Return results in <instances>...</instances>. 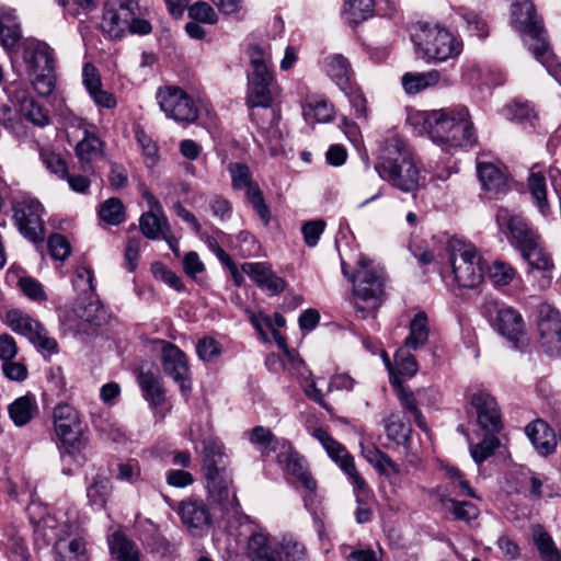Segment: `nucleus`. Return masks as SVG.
I'll return each mask as SVG.
<instances>
[{"label": "nucleus", "mask_w": 561, "mask_h": 561, "mask_svg": "<svg viewBox=\"0 0 561 561\" xmlns=\"http://www.w3.org/2000/svg\"><path fill=\"white\" fill-rule=\"evenodd\" d=\"M408 119L413 126L420 127V133L427 134L446 149L472 146L477 140L471 116L465 106L419 111Z\"/></svg>", "instance_id": "1"}, {"label": "nucleus", "mask_w": 561, "mask_h": 561, "mask_svg": "<svg viewBox=\"0 0 561 561\" xmlns=\"http://www.w3.org/2000/svg\"><path fill=\"white\" fill-rule=\"evenodd\" d=\"M375 170L382 180L404 193H413L421 186V174L413 152L396 135L385 139Z\"/></svg>", "instance_id": "2"}, {"label": "nucleus", "mask_w": 561, "mask_h": 561, "mask_svg": "<svg viewBox=\"0 0 561 561\" xmlns=\"http://www.w3.org/2000/svg\"><path fill=\"white\" fill-rule=\"evenodd\" d=\"M511 23L517 32L528 35L534 41L529 45V49L561 84V62L550 50L542 22L536 15L535 7L530 0H514L511 9Z\"/></svg>", "instance_id": "3"}, {"label": "nucleus", "mask_w": 561, "mask_h": 561, "mask_svg": "<svg viewBox=\"0 0 561 561\" xmlns=\"http://www.w3.org/2000/svg\"><path fill=\"white\" fill-rule=\"evenodd\" d=\"M351 280L353 283L352 302L356 313L362 319L375 317L385 299L383 270L369 259L360 256Z\"/></svg>", "instance_id": "4"}, {"label": "nucleus", "mask_w": 561, "mask_h": 561, "mask_svg": "<svg viewBox=\"0 0 561 561\" xmlns=\"http://www.w3.org/2000/svg\"><path fill=\"white\" fill-rule=\"evenodd\" d=\"M411 37L417 53L428 62L455 59L462 51V41L439 23L417 22Z\"/></svg>", "instance_id": "5"}, {"label": "nucleus", "mask_w": 561, "mask_h": 561, "mask_svg": "<svg viewBox=\"0 0 561 561\" xmlns=\"http://www.w3.org/2000/svg\"><path fill=\"white\" fill-rule=\"evenodd\" d=\"M203 470L206 479L208 495L224 508L238 505L232 490V481L224 467V448L217 443H208L204 448Z\"/></svg>", "instance_id": "6"}, {"label": "nucleus", "mask_w": 561, "mask_h": 561, "mask_svg": "<svg viewBox=\"0 0 561 561\" xmlns=\"http://www.w3.org/2000/svg\"><path fill=\"white\" fill-rule=\"evenodd\" d=\"M245 557L248 561H308L304 543L293 535H284L279 547H276L263 529L248 538Z\"/></svg>", "instance_id": "7"}, {"label": "nucleus", "mask_w": 561, "mask_h": 561, "mask_svg": "<svg viewBox=\"0 0 561 561\" xmlns=\"http://www.w3.org/2000/svg\"><path fill=\"white\" fill-rule=\"evenodd\" d=\"M136 0H107L104 4L101 27L112 38H121L126 32L146 35L151 32V24L137 19Z\"/></svg>", "instance_id": "8"}, {"label": "nucleus", "mask_w": 561, "mask_h": 561, "mask_svg": "<svg viewBox=\"0 0 561 561\" xmlns=\"http://www.w3.org/2000/svg\"><path fill=\"white\" fill-rule=\"evenodd\" d=\"M449 260L455 280L460 287H477L483 279L484 266L476 247L454 238L448 243Z\"/></svg>", "instance_id": "9"}, {"label": "nucleus", "mask_w": 561, "mask_h": 561, "mask_svg": "<svg viewBox=\"0 0 561 561\" xmlns=\"http://www.w3.org/2000/svg\"><path fill=\"white\" fill-rule=\"evenodd\" d=\"M28 65V77L34 90L48 96L55 89L54 51L43 42L30 44L24 51Z\"/></svg>", "instance_id": "10"}, {"label": "nucleus", "mask_w": 561, "mask_h": 561, "mask_svg": "<svg viewBox=\"0 0 561 561\" xmlns=\"http://www.w3.org/2000/svg\"><path fill=\"white\" fill-rule=\"evenodd\" d=\"M54 426L56 435L69 455L82 454L88 445L77 410L61 403L54 409Z\"/></svg>", "instance_id": "11"}, {"label": "nucleus", "mask_w": 561, "mask_h": 561, "mask_svg": "<svg viewBox=\"0 0 561 561\" xmlns=\"http://www.w3.org/2000/svg\"><path fill=\"white\" fill-rule=\"evenodd\" d=\"M311 435L322 445L328 456L347 476L350 483L353 485L354 492L357 494H364L367 491V483L356 470L354 458L346 448L322 427L314 428L311 432Z\"/></svg>", "instance_id": "12"}, {"label": "nucleus", "mask_w": 561, "mask_h": 561, "mask_svg": "<svg viewBox=\"0 0 561 561\" xmlns=\"http://www.w3.org/2000/svg\"><path fill=\"white\" fill-rule=\"evenodd\" d=\"M484 311L497 332L511 341L515 347L525 343V324L517 310L496 300H489L484 305Z\"/></svg>", "instance_id": "13"}, {"label": "nucleus", "mask_w": 561, "mask_h": 561, "mask_svg": "<svg viewBox=\"0 0 561 561\" xmlns=\"http://www.w3.org/2000/svg\"><path fill=\"white\" fill-rule=\"evenodd\" d=\"M7 323L13 332L25 336L38 350L48 354L58 352L57 341L49 336L43 324L30 314L18 309L9 310Z\"/></svg>", "instance_id": "14"}, {"label": "nucleus", "mask_w": 561, "mask_h": 561, "mask_svg": "<svg viewBox=\"0 0 561 561\" xmlns=\"http://www.w3.org/2000/svg\"><path fill=\"white\" fill-rule=\"evenodd\" d=\"M157 100L165 116L175 122L193 123L198 116L193 99L178 87L167 85L158 89Z\"/></svg>", "instance_id": "15"}, {"label": "nucleus", "mask_w": 561, "mask_h": 561, "mask_svg": "<svg viewBox=\"0 0 561 561\" xmlns=\"http://www.w3.org/2000/svg\"><path fill=\"white\" fill-rule=\"evenodd\" d=\"M537 331L539 345L547 354H561V314L551 305L539 306Z\"/></svg>", "instance_id": "16"}, {"label": "nucleus", "mask_w": 561, "mask_h": 561, "mask_svg": "<svg viewBox=\"0 0 561 561\" xmlns=\"http://www.w3.org/2000/svg\"><path fill=\"white\" fill-rule=\"evenodd\" d=\"M14 220L20 232L30 241L44 239L43 207L38 201L25 199L14 205Z\"/></svg>", "instance_id": "17"}, {"label": "nucleus", "mask_w": 561, "mask_h": 561, "mask_svg": "<svg viewBox=\"0 0 561 561\" xmlns=\"http://www.w3.org/2000/svg\"><path fill=\"white\" fill-rule=\"evenodd\" d=\"M78 527L66 523L55 533L57 561H89L83 537L77 535Z\"/></svg>", "instance_id": "18"}, {"label": "nucleus", "mask_w": 561, "mask_h": 561, "mask_svg": "<svg viewBox=\"0 0 561 561\" xmlns=\"http://www.w3.org/2000/svg\"><path fill=\"white\" fill-rule=\"evenodd\" d=\"M182 524L193 537H204L211 526V515L207 505L199 500L187 499L178 507Z\"/></svg>", "instance_id": "19"}, {"label": "nucleus", "mask_w": 561, "mask_h": 561, "mask_svg": "<svg viewBox=\"0 0 561 561\" xmlns=\"http://www.w3.org/2000/svg\"><path fill=\"white\" fill-rule=\"evenodd\" d=\"M164 373L170 376L183 393L191 390L190 369L185 354L174 344L167 343L161 354Z\"/></svg>", "instance_id": "20"}, {"label": "nucleus", "mask_w": 561, "mask_h": 561, "mask_svg": "<svg viewBox=\"0 0 561 561\" xmlns=\"http://www.w3.org/2000/svg\"><path fill=\"white\" fill-rule=\"evenodd\" d=\"M477 413L480 427L489 434L499 433L502 428V420L497 402L486 392L473 393L470 400Z\"/></svg>", "instance_id": "21"}, {"label": "nucleus", "mask_w": 561, "mask_h": 561, "mask_svg": "<svg viewBox=\"0 0 561 561\" xmlns=\"http://www.w3.org/2000/svg\"><path fill=\"white\" fill-rule=\"evenodd\" d=\"M278 462L284 465L288 474L296 478L305 490L311 495L317 491V481L309 471L307 460L290 447L286 451L279 453Z\"/></svg>", "instance_id": "22"}, {"label": "nucleus", "mask_w": 561, "mask_h": 561, "mask_svg": "<svg viewBox=\"0 0 561 561\" xmlns=\"http://www.w3.org/2000/svg\"><path fill=\"white\" fill-rule=\"evenodd\" d=\"M439 470L443 472L445 479L448 480V485L446 489L442 486L437 488L436 492L439 499L442 497V494H446L449 497L455 495L479 499L473 489L470 486L469 482L457 468L442 462L439 465Z\"/></svg>", "instance_id": "23"}, {"label": "nucleus", "mask_w": 561, "mask_h": 561, "mask_svg": "<svg viewBox=\"0 0 561 561\" xmlns=\"http://www.w3.org/2000/svg\"><path fill=\"white\" fill-rule=\"evenodd\" d=\"M525 431L538 454L547 456L554 451L557 447L556 435L546 422L537 420L528 424Z\"/></svg>", "instance_id": "24"}, {"label": "nucleus", "mask_w": 561, "mask_h": 561, "mask_svg": "<svg viewBox=\"0 0 561 561\" xmlns=\"http://www.w3.org/2000/svg\"><path fill=\"white\" fill-rule=\"evenodd\" d=\"M272 84L273 82L248 81L247 105L251 108L250 115L252 119H257L260 115L256 112L257 108H263L264 113L273 110Z\"/></svg>", "instance_id": "25"}, {"label": "nucleus", "mask_w": 561, "mask_h": 561, "mask_svg": "<svg viewBox=\"0 0 561 561\" xmlns=\"http://www.w3.org/2000/svg\"><path fill=\"white\" fill-rule=\"evenodd\" d=\"M265 116L268 118L267 125L261 119V115L253 121L259 126L261 136L267 142L271 154L276 156L282 151L284 140V134L278 127L279 115L275 110H270Z\"/></svg>", "instance_id": "26"}, {"label": "nucleus", "mask_w": 561, "mask_h": 561, "mask_svg": "<svg viewBox=\"0 0 561 561\" xmlns=\"http://www.w3.org/2000/svg\"><path fill=\"white\" fill-rule=\"evenodd\" d=\"M302 116L309 124L328 123L334 116V108L324 98L309 95L301 104Z\"/></svg>", "instance_id": "27"}, {"label": "nucleus", "mask_w": 561, "mask_h": 561, "mask_svg": "<svg viewBox=\"0 0 561 561\" xmlns=\"http://www.w3.org/2000/svg\"><path fill=\"white\" fill-rule=\"evenodd\" d=\"M496 219L500 225H506L512 238L516 241L519 249L529 244V242H533L539 237L528 227L522 217L508 216L506 210L499 211Z\"/></svg>", "instance_id": "28"}, {"label": "nucleus", "mask_w": 561, "mask_h": 561, "mask_svg": "<svg viewBox=\"0 0 561 561\" xmlns=\"http://www.w3.org/2000/svg\"><path fill=\"white\" fill-rule=\"evenodd\" d=\"M38 410L36 399L27 393L15 399L9 407V416L14 425L21 427L31 422Z\"/></svg>", "instance_id": "29"}, {"label": "nucleus", "mask_w": 561, "mask_h": 561, "mask_svg": "<svg viewBox=\"0 0 561 561\" xmlns=\"http://www.w3.org/2000/svg\"><path fill=\"white\" fill-rule=\"evenodd\" d=\"M329 77L344 92L351 90L352 69L348 60L342 55H332L325 59Z\"/></svg>", "instance_id": "30"}, {"label": "nucleus", "mask_w": 561, "mask_h": 561, "mask_svg": "<svg viewBox=\"0 0 561 561\" xmlns=\"http://www.w3.org/2000/svg\"><path fill=\"white\" fill-rule=\"evenodd\" d=\"M477 172L482 186L495 194L502 193L507 186L505 174L493 163L478 162Z\"/></svg>", "instance_id": "31"}, {"label": "nucleus", "mask_w": 561, "mask_h": 561, "mask_svg": "<svg viewBox=\"0 0 561 561\" xmlns=\"http://www.w3.org/2000/svg\"><path fill=\"white\" fill-rule=\"evenodd\" d=\"M430 335L427 317L424 312H419L410 322V332L404 340V347L416 351L423 347Z\"/></svg>", "instance_id": "32"}, {"label": "nucleus", "mask_w": 561, "mask_h": 561, "mask_svg": "<svg viewBox=\"0 0 561 561\" xmlns=\"http://www.w3.org/2000/svg\"><path fill=\"white\" fill-rule=\"evenodd\" d=\"M523 257L528 262V264L534 270H538L541 272H550L553 268V263L549 254L546 253L540 243V238L538 237L529 244L524 245L519 249Z\"/></svg>", "instance_id": "33"}, {"label": "nucleus", "mask_w": 561, "mask_h": 561, "mask_svg": "<svg viewBox=\"0 0 561 561\" xmlns=\"http://www.w3.org/2000/svg\"><path fill=\"white\" fill-rule=\"evenodd\" d=\"M112 556L119 561H141L137 546L122 533H114L108 539Z\"/></svg>", "instance_id": "34"}, {"label": "nucleus", "mask_w": 561, "mask_h": 561, "mask_svg": "<svg viewBox=\"0 0 561 561\" xmlns=\"http://www.w3.org/2000/svg\"><path fill=\"white\" fill-rule=\"evenodd\" d=\"M440 75L437 70H431L427 72H407L401 83L404 91L409 94L419 93L430 87H434L438 83Z\"/></svg>", "instance_id": "35"}, {"label": "nucleus", "mask_w": 561, "mask_h": 561, "mask_svg": "<svg viewBox=\"0 0 561 561\" xmlns=\"http://www.w3.org/2000/svg\"><path fill=\"white\" fill-rule=\"evenodd\" d=\"M139 226L142 234L151 240L159 238L161 233H165L170 230L163 211H147L142 214L139 219Z\"/></svg>", "instance_id": "36"}, {"label": "nucleus", "mask_w": 561, "mask_h": 561, "mask_svg": "<svg viewBox=\"0 0 561 561\" xmlns=\"http://www.w3.org/2000/svg\"><path fill=\"white\" fill-rule=\"evenodd\" d=\"M138 383L144 392L145 399L152 405H161L164 401V391L160 379L151 371H140Z\"/></svg>", "instance_id": "37"}, {"label": "nucleus", "mask_w": 561, "mask_h": 561, "mask_svg": "<svg viewBox=\"0 0 561 561\" xmlns=\"http://www.w3.org/2000/svg\"><path fill=\"white\" fill-rule=\"evenodd\" d=\"M103 142L93 133L85 130L84 138L78 142L76 153L81 162L83 171H88L91 160L101 154Z\"/></svg>", "instance_id": "38"}, {"label": "nucleus", "mask_w": 561, "mask_h": 561, "mask_svg": "<svg viewBox=\"0 0 561 561\" xmlns=\"http://www.w3.org/2000/svg\"><path fill=\"white\" fill-rule=\"evenodd\" d=\"M245 437L262 455H267L275 451L278 445V439L272 431L264 426H255L244 433Z\"/></svg>", "instance_id": "39"}, {"label": "nucleus", "mask_w": 561, "mask_h": 561, "mask_svg": "<svg viewBox=\"0 0 561 561\" xmlns=\"http://www.w3.org/2000/svg\"><path fill=\"white\" fill-rule=\"evenodd\" d=\"M233 190H244L247 198L251 196L253 190H260L259 185L252 180V173L244 163L234 162L228 165Z\"/></svg>", "instance_id": "40"}, {"label": "nucleus", "mask_w": 561, "mask_h": 561, "mask_svg": "<svg viewBox=\"0 0 561 561\" xmlns=\"http://www.w3.org/2000/svg\"><path fill=\"white\" fill-rule=\"evenodd\" d=\"M457 13L466 23L467 30L479 38H485L489 35V25L486 18L481 11H476L467 7H460Z\"/></svg>", "instance_id": "41"}, {"label": "nucleus", "mask_w": 561, "mask_h": 561, "mask_svg": "<svg viewBox=\"0 0 561 561\" xmlns=\"http://www.w3.org/2000/svg\"><path fill=\"white\" fill-rule=\"evenodd\" d=\"M385 431L389 439L403 446L409 443L412 433L411 426L398 413H391L385 420Z\"/></svg>", "instance_id": "42"}, {"label": "nucleus", "mask_w": 561, "mask_h": 561, "mask_svg": "<svg viewBox=\"0 0 561 561\" xmlns=\"http://www.w3.org/2000/svg\"><path fill=\"white\" fill-rule=\"evenodd\" d=\"M374 0H346L343 14L350 24H358L373 15Z\"/></svg>", "instance_id": "43"}, {"label": "nucleus", "mask_w": 561, "mask_h": 561, "mask_svg": "<svg viewBox=\"0 0 561 561\" xmlns=\"http://www.w3.org/2000/svg\"><path fill=\"white\" fill-rule=\"evenodd\" d=\"M21 115L38 127H45L49 124L47 111L38 104L33 98L23 96L20 101Z\"/></svg>", "instance_id": "44"}, {"label": "nucleus", "mask_w": 561, "mask_h": 561, "mask_svg": "<svg viewBox=\"0 0 561 561\" xmlns=\"http://www.w3.org/2000/svg\"><path fill=\"white\" fill-rule=\"evenodd\" d=\"M111 481L102 476H96L87 488V496L93 506L103 507L111 494Z\"/></svg>", "instance_id": "45"}, {"label": "nucleus", "mask_w": 561, "mask_h": 561, "mask_svg": "<svg viewBox=\"0 0 561 561\" xmlns=\"http://www.w3.org/2000/svg\"><path fill=\"white\" fill-rule=\"evenodd\" d=\"M440 503L448 507L457 519L471 520L479 514L474 504L467 501H457L446 494H442Z\"/></svg>", "instance_id": "46"}, {"label": "nucleus", "mask_w": 561, "mask_h": 561, "mask_svg": "<svg viewBox=\"0 0 561 561\" xmlns=\"http://www.w3.org/2000/svg\"><path fill=\"white\" fill-rule=\"evenodd\" d=\"M99 216L106 224L117 226L125 220L124 205L121 199L111 197L101 205Z\"/></svg>", "instance_id": "47"}, {"label": "nucleus", "mask_w": 561, "mask_h": 561, "mask_svg": "<svg viewBox=\"0 0 561 561\" xmlns=\"http://www.w3.org/2000/svg\"><path fill=\"white\" fill-rule=\"evenodd\" d=\"M528 186L540 213L542 215H547L550 208L546 198L547 191L543 175H541L539 172H531L528 178Z\"/></svg>", "instance_id": "48"}, {"label": "nucleus", "mask_w": 561, "mask_h": 561, "mask_svg": "<svg viewBox=\"0 0 561 561\" xmlns=\"http://www.w3.org/2000/svg\"><path fill=\"white\" fill-rule=\"evenodd\" d=\"M39 157L46 169L60 180L68 178V168L65 160L48 148L39 151Z\"/></svg>", "instance_id": "49"}, {"label": "nucleus", "mask_w": 561, "mask_h": 561, "mask_svg": "<svg viewBox=\"0 0 561 561\" xmlns=\"http://www.w3.org/2000/svg\"><path fill=\"white\" fill-rule=\"evenodd\" d=\"M419 366L415 357L409 353L408 348H399L394 354V374L413 377L417 373Z\"/></svg>", "instance_id": "50"}, {"label": "nucleus", "mask_w": 561, "mask_h": 561, "mask_svg": "<svg viewBox=\"0 0 561 561\" xmlns=\"http://www.w3.org/2000/svg\"><path fill=\"white\" fill-rule=\"evenodd\" d=\"M535 543L543 561H561V553L548 533L542 530L535 533Z\"/></svg>", "instance_id": "51"}, {"label": "nucleus", "mask_w": 561, "mask_h": 561, "mask_svg": "<svg viewBox=\"0 0 561 561\" xmlns=\"http://www.w3.org/2000/svg\"><path fill=\"white\" fill-rule=\"evenodd\" d=\"M188 16L199 23L216 24L218 15L216 11L205 1L195 2L192 5L187 4Z\"/></svg>", "instance_id": "52"}, {"label": "nucleus", "mask_w": 561, "mask_h": 561, "mask_svg": "<svg viewBox=\"0 0 561 561\" xmlns=\"http://www.w3.org/2000/svg\"><path fill=\"white\" fill-rule=\"evenodd\" d=\"M72 284L77 291L93 295L95 290L93 271L87 266L77 267Z\"/></svg>", "instance_id": "53"}, {"label": "nucleus", "mask_w": 561, "mask_h": 561, "mask_svg": "<svg viewBox=\"0 0 561 561\" xmlns=\"http://www.w3.org/2000/svg\"><path fill=\"white\" fill-rule=\"evenodd\" d=\"M499 445L500 440L494 434L485 435L479 444L471 447V456L477 463H481L494 453Z\"/></svg>", "instance_id": "54"}, {"label": "nucleus", "mask_w": 561, "mask_h": 561, "mask_svg": "<svg viewBox=\"0 0 561 561\" xmlns=\"http://www.w3.org/2000/svg\"><path fill=\"white\" fill-rule=\"evenodd\" d=\"M241 270L244 274H247L259 287L264 284V282L271 276L273 273L271 265L265 262H256V263H243L241 265Z\"/></svg>", "instance_id": "55"}, {"label": "nucleus", "mask_w": 561, "mask_h": 561, "mask_svg": "<svg viewBox=\"0 0 561 561\" xmlns=\"http://www.w3.org/2000/svg\"><path fill=\"white\" fill-rule=\"evenodd\" d=\"M222 352L221 345L214 337L205 336L196 345V353L204 362H210L218 357Z\"/></svg>", "instance_id": "56"}, {"label": "nucleus", "mask_w": 561, "mask_h": 561, "mask_svg": "<svg viewBox=\"0 0 561 561\" xmlns=\"http://www.w3.org/2000/svg\"><path fill=\"white\" fill-rule=\"evenodd\" d=\"M489 275L495 285L505 286L513 280L515 270L506 263L494 262L489 268Z\"/></svg>", "instance_id": "57"}, {"label": "nucleus", "mask_w": 561, "mask_h": 561, "mask_svg": "<svg viewBox=\"0 0 561 561\" xmlns=\"http://www.w3.org/2000/svg\"><path fill=\"white\" fill-rule=\"evenodd\" d=\"M505 115L510 121H515L518 123L530 121L536 116L528 102L520 101H514L513 103L508 104L505 108Z\"/></svg>", "instance_id": "58"}, {"label": "nucleus", "mask_w": 561, "mask_h": 561, "mask_svg": "<svg viewBox=\"0 0 561 561\" xmlns=\"http://www.w3.org/2000/svg\"><path fill=\"white\" fill-rule=\"evenodd\" d=\"M48 250L53 259L64 261L70 254V244L67 239L59 234L55 233L48 238Z\"/></svg>", "instance_id": "59"}, {"label": "nucleus", "mask_w": 561, "mask_h": 561, "mask_svg": "<svg viewBox=\"0 0 561 561\" xmlns=\"http://www.w3.org/2000/svg\"><path fill=\"white\" fill-rule=\"evenodd\" d=\"M1 370L7 379L15 382L26 380L28 376L26 365L22 362H15L14 359L1 363Z\"/></svg>", "instance_id": "60"}, {"label": "nucleus", "mask_w": 561, "mask_h": 561, "mask_svg": "<svg viewBox=\"0 0 561 561\" xmlns=\"http://www.w3.org/2000/svg\"><path fill=\"white\" fill-rule=\"evenodd\" d=\"M19 287L32 300L43 301L46 299L42 284L32 277H21L19 279Z\"/></svg>", "instance_id": "61"}, {"label": "nucleus", "mask_w": 561, "mask_h": 561, "mask_svg": "<svg viewBox=\"0 0 561 561\" xmlns=\"http://www.w3.org/2000/svg\"><path fill=\"white\" fill-rule=\"evenodd\" d=\"M139 478L140 466L137 460H129L117 465V480L126 482H136Z\"/></svg>", "instance_id": "62"}, {"label": "nucleus", "mask_w": 561, "mask_h": 561, "mask_svg": "<svg viewBox=\"0 0 561 561\" xmlns=\"http://www.w3.org/2000/svg\"><path fill=\"white\" fill-rule=\"evenodd\" d=\"M324 227L325 224L323 220H313L306 222L301 229L306 244L309 247H314L318 243L319 238L324 230Z\"/></svg>", "instance_id": "63"}, {"label": "nucleus", "mask_w": 561, "mask_h": 561, "mask_svg": "<svg viewBox=\"0 0 561 561\" xmlns=\"http://www.w3.org/2000/svg\"><path fill=\"white\" fill-rule=\"evenodd\" d=\"M248 201L252 204L253 208L255 209L256 214L259 215L263 224L267 226L271 220V213L270 208L264 202L262 191L253 190L251 192V196L248 197Z\"/></svg>", "instance_id": "64"}]
</instances>
